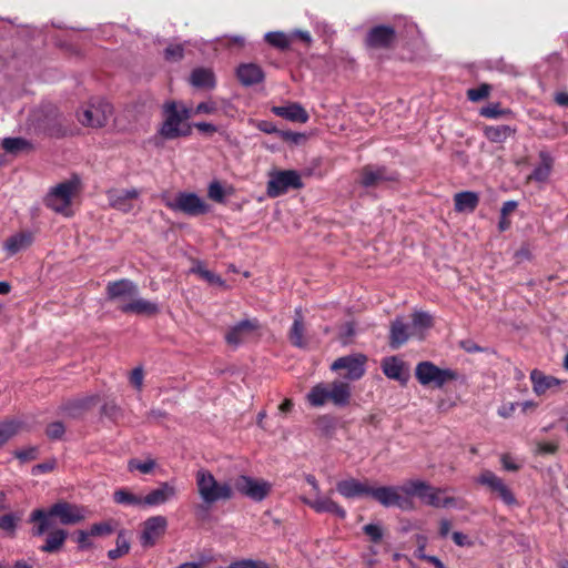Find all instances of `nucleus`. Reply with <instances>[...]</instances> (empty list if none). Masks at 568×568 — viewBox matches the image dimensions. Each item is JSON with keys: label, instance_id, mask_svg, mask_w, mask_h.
I'll list each match as a JSON object with an SVG mask.
<instances>
[{"label": "nucleus", "instance_id": "obj_20", "mask_svg": "<svg viewBox=\"0 0 568 568\" xmlns=\"http://www.w3.org/2000/svg\"><path fill=\"white\" fill-rule=\"evenodd\" d=\"M371 485L367 481H361L355 478L339 480L336 484V490L345 498H361L369 496Z\"/></svg>", "mask_w": 568, "mask_h": 568}, {"label": "nucleus", "instance_id": "obj_22", "mask_svg": "<svg viewBox=\"0 0 568 568\" xmlns=\"http://www.w3.org/2000/svg\"><path fill=\"white\" fill-rule=\"evenodd\" d=\"M395 40V30L389 26L372 28L366 37V44L372 48H387Z\"/></svg>", "mask_w": 568, "mask_h": 568}, {"label": "nucleus", "instance_id": "obj_8", "mask_svg": "<svg viewBox=\"0 0 568 568\" xmlns=\"http://www.w3.org/2000/svg\"><path fill=\"white\" fill-rule=\"evenodd\" d=\"M369 497L377 500L384 507H398L402 510H412L414 503L410 498L402 491V485L398 487L394 486H382L372 487L369 489Z\"/></svg>", "mask_w": 568, "mask_h": 568}, {"label": "nucleus", "instance_id": "obj_25", "mask_svg": "<svg viewBox=\"0 0 568 568\" xmlns=\"http://www.w3.org/2000/svg\"><path fill=\"white\" fill-rule=\"evenodd\" d=\"M33 242L31 232H20L10 236L3 243V250L8 257H11L24 250H27Z\"/></svg>", "mask_w": 568, "mask_h": 568}, {"label": "nucleus", "instance_id": "obj_41", "mask_svg": "<svg viewBox=\"0 0 568 568\" xmlns=\"http://www.w3.org/2000/svg\"><path fill=\"white\" fill-rule=\"evenodd\" d=\"M20 520L21 515L17 513H7L4 515H1L0 530H2L8 537H14Z\"/></svg>", "mask_w": 568, "mask_h": 568}, {"label": "nucleus", "instance_id": "obj_23", "mask_svg": "<svg viewBox=\"0 0 568 568\" xmlns=\"http://www.w3.org/2000/svg\"><path fill=\"white\" fill-rule=\"evenodd\" d=\"M275 115L291 122L306 123L310 119L308 113L300 103H288L286 105H276L271 110Z\"/></svg>", "mask_w": 568, "mask_h": 568}, {"label": "nucleus", "instance_id": "obj_1", "mask_svg": "<svg viewBox=\"0 0 568 568\" xmlns=\"http://www.w3.org/2000/svg\"><path fill=\"white\" fill-rule=\"evenodd\" d=\"M351 396L352 389L347 382L334 381L313 386L306 399L313 407H322L327 403H332L336 407H345L349 404Z\"/></svg>", "mask_w": 568, "mask_h": 568}, {"label": "nucleus", "instance_id": "obj_34", "mask_svg": "<svg viewBox=\"0 0 568 568\" xmlns=\"http://www.w3.org/2000/svg\"><path fill=\"white\" fill-rule=\"evenodd\" d=\"M457 212H473L478 205L479 197L475 192H459L454 197Z\"/></svg>", "mask_w": 568, "mask_h": 568}, {"label": "nucleus", "instance_id": "obj_57", "mask_svg": "<svg viewBox=\"0 0 568 568\" xmlns=\"http://www.w3.org/2000/svg\"><path fill=\"white\" fill-rule=\"evenodd\" d=\"M558 445L552 442H541L536 445L535 453L537 455H552L557 452Z\"/></svg>", "mask_w": 568, "mask_h": 568}, {"label": "nucleus", "instance_id": "obj_53", "mask_svg": "<svg viewBox=\"0 0 568 568\" xmlns=\"http://www.w3.org/2000/svg\"><path fill=\"white\" fill-rule=\"evenodd\" d=\"M509 113L508 110H501L498 103L489 104L480 110V115L489 119H496Z\"/></svg>", "mask_w": 568, "mask_h": 568}, {"label": "nucleus", "instance_id": "obj_18", "mask_svg": "<svg viewBox=\"0 0 568 568\" xmlns=\"http://www.w3.org/2000/svg\"><path fill=\"white\" fill-rule=\"evenodd\" d=\"M258 328L256 320H243L231 326L225 334V341L229 345L239 346L248 338Z\"/></svg>", "mask_w": 568, "mask_h": 568}, {"label": "nucleus", "instance_id": "obj_7", "mask_svg": "<svg viewBox=\"0 0 568 568\" xmlns=\"http://www.w3.org/2000/svg\"><path fill=\"white\" fill-rule=\"evenodd\" d=\"M415 376L422 385H434L438 388L443 387L448 381H454L457 377L454 371L442 369L427 361L417 364Z\"/></svg>", "mask_w": 568, "mask_h": 568}, {"label": "nucleus", "instance_id": "obj_42", "mask_svg": "<svg viewBox=\"0 0 568 568\" xmlns=\"http://www.w3.org/2000/svg\"><path fill=\"white\" fill-rule=\"evenodd\" d=\"M264 40L272 47L285 50L291 44V37L282 31H270L264 34Z\"/></svg>", "mask_w": 568, "mask_h": 568}, {"label": "nucleus", "instance_id": "obj_59", "mask_svg": "<svg viewBox=\"0 0 568 568\" xmlns=\"http://www.w3.org/2000/svg\"><path fill=\"white\" fill-rule=\"evenodd\" d=\"M90 537L92 536L89 530H79L77 532V542L79 545V549L84 550L93 546Z\"/></svg>", "mask_w": 568, "mask_h": 568}, {"label": "nucleus", "instance_id": "obj_61", "mask_svg": "<svg viewBox=\"0 0 568 568\" xmlns=\"http://www.w3.org/2000/svg\"><path fill=\"white\" fill-rule=\"evenodd\" d=\"M454 542L459 547H471L474 541L464 532L455 531L452 535Z\"/></svg>", "mask_w": 568, "mask_h": 568}, {"label": "nucleus", "instance_id": "obj_40", "mask_svg": "<svg viewBox=\"0 0 568 568\" xmlns=\"http://www.w3.org/2000/svg\"><path fill=\"white\" fill-rule=\"evenodd\" d=\"M50 518L49 511L43 509H36L30 514L29 520L31 523H38L32 531L34 536H42L48 530L50 527Z\"/></svg>", "mask_w": 568, "mask_h": 568}, {"label": "nucleus", "instance_id": "obj_31", "mask_svg": "<svg viewBox=\"0 0 568 568\" xmlns=\"http://www.w3.org/2000/svg\"><path fill=\"white\" fill-rule=\"evenodd\" d=\"M190 83L200 89H213L215 87V77L212 70L197 68L192 71Z\"/></svg>", "mask_w": 568, "mask_h": 568}, {"label": "nucleus", "instance_id": "obj_63", "mask_svg": "<svg viewBox=\"0 0 568 568\" xmlns=\"http://www.w3.org/2000/svg\"><path fill=\"white\" fill-rule=\"evenodd\" d=\"M216 111V104L213 101L201 102L194 110L195 114H212Z\"/></svg>", "mask_w": 568, "mask_h": 568}, {"label": "nucleus", "instance_id": "obj_54", "mask_svg": "<svg viewBox=\"0 0 568 568\" xmlns=\"http://www.w3.org/2000/svg\"><path fill=\"white\" fill-rule=\"evenodd\" d=\"M92 537L94 536H108L113 532V527L109 521L97 523L89 529Z\"/></svg>", "mask_w": 568, "mask_h": 568}, {"label": "nucleus", "instance_id": "obj_62", "mask_svg": "<svg viewBox=\"0 0 568 568\" xmlns=\"http://www.w3.org/2000/svg\"><path fill=\"white\" fill-rule=\"evenodd\" d=\"M16 457L20 459L21 462H28L36 459L37 457V448L36 447H28L24 449L17 450L14 453Z\"/></svg>", "mask_w": 568, "mask_h": 568}, {"label": "nucleus", "instance_id": "obj_16", "mask_svg": "<svg viewBox=\"0 0 568 568\" xmlns=\"http://www.w3.org/2000/svg\"><path fill=\"white\" fill-rule=\"evenodd\" d=\"M138 293L139 290L136 284L126 278L110 282L106 286L109 300L119 301L123 304L131 302L136 297Z\"/></svg>", "mask_w": 568, "mask_h": 568}, {"label": "nucleus", "instance_id": "obj_45", "mask_svg": "<svg viewBox=\"0 0 568 568\" xmlns=\"http://www.w3.org/2000/svg\"><path fill=\"white\" fill-rule=\"evenodd\" d=\"M229 568H271L265 560L243 558L232 561Z\"/></svg>", "mask_w": 568, "mask_h": 568}, {"label": "nucleus", "instance_id": "obj_44", "mask_svg": "<svg viewBox=\"0 0 568 568\" xmlns=\"http://www.w3.org/2000/svg\"><path fill=\"white\" fill-rule=\"evenodd\" d=\"M363 531L374 544L381 542L384 537V527L381 523L367 524L363 527Z\"/></svg>", "mask_w": 568, "mask_h": 568}, {"label": "nucleus", "instance_id": "obj_47", "mask_svg": "<svg viewBox=\"0 0 568 568\" xmlns=\"http://www.w3.org/2000/svg\"><path fill=\"white\" fill-rule=\"evenodd\" d=\"M28 142L22 138H6L2 140V148L9 153H16L23 150Z\"/></svg>", "mask_w": 568, "mask_h": 568}, {"label": "nucleus", "instance_id": "obj_12", "mask_svg": "<svg viewBox=\"0 0 568 568\" xmlns=\"http://www.w3.org/2000/svg\"><path fill=\"white\" fill-rule=\"evenodd\" d=\"M164 112L166 119L160 129V134L164 139L171 140L190 133V125L183 122V118L176 110V104L174 102L165 103Z\"/></svg>", "mask_w": 568, "mask_h": 568}, {"label": "nucleus", "instance_id": "obj_52", "mask_svg": "<svg viewBox=\"0 0 568 568\" xmlns=\"http://www.w3.org/2000/svg\"><path fill=\"white\" fill-rule=\"evenodd\" d=\"M64 432L65 427L61 422H53L49 424L45 429L47 436L52 440L61 439L64 435Z\"/></svg>", "mask_w": 568, "mask_h": 568}, {"label": "nucleus", "instance_id": "obj_37", "mask_svg": "<svg viewBox=\"0 0 568 568\" xmlns=\"http://www.w3.org/2000/svg\"><path fill=\"white\" fill-rule=\"evenodd\" d=\"M67 537L68 532L64 529H57L50 532L45 538L44 545H42L40 548L41 551L51 554L60 550Z\"/></svg>", "mask_w": 568, "mask_h": 568}, {"label": "nucleus", "instance_id": "obj_26", "mask_svg": "<svg viewBox=\"0 0 568 568\" xmlns=\"http://www.w3.org/2000/svg\"><path fill=\"white\" fill-rule=\"evenodd\" d=\"M236 74L240 82L245 87L260 83L264 78L262 69L254 63L241 64L237 68Z\"/></svg>", "mask_w": 568, "mask_h": 568}, {"label": "nucleus", "instance_id": "obj_56", "mask_svg": "<svg viewBox=\"0 0 568 568\" xmlns=\"http://www.w3.org/2000/svg\"><path fill=\"white\" fill-rule=\"evenodd\" d=\"M417 548L415 550V556L418 559L426 560L430 555H426L425 549L427 545V537L424 535H416L415 536Z\"/></svg>", "mask_w": 568, "mask_h": 568}, {"label": "nucleus", "instance_id": "obj_32", "mask_svg": "<svg viewBox=\"0 0 568 568\" xmlns=\"http://www.w3.org/2000/svg\"><path fill=\"white\" fill-rule=\"evenodd\" d=\"M383 373L390 379L404 382L406 375L404 372V363L397 357H387L382 363Z\"/></svg>", "mask_w": 568, "mask_h": 568}, {"label": "nucleus", "instance_id": "obj_51", "mask_svg": "<svg viewBox=\"0 0 568 568\" xmlns=\"http://www.w3.org/2000/svg\"><path fill=\"white\" fill-rule=\"evenodd\" d=\"M207 195L211 200L222 203L224 202L225 192L220 182L214 181L210 183L207 189Z\"/></svg>", "mask_w": 568, "mask_h": 568}, {"label": "nucleus", "instance_id": "obj_43", "mask_svg": "<svg viewBox=\"0 0 568 568\" xmlns=\"http://www.w3.org/2000/svg\"><path fill=\"white\" fill-rule=\"evenodd\" d=\"M155 468V460L152 458H148L145 460L140 459H130L128 463V469L130 471L138 470L141 474H150Z\"/></svg>", "mask_w": 568, "mask_h": 568}, {"label": "nucleus", "instance_id": "obj_3", "mask_svg": "<svg viewBox=\"0 0 568 568\" xmlns=\"http://www.w3.org/2000/svg\"><path fill=\"white\" fill-rule=\"evenodd\" d=\"M402 491L406 497H418L425 505L435 508H448L455 506V498L444 496L446 489L430 486L422 479H410L402 485Z\"/></svg>", "mask_w": 568, "mask_h": 568}, {"label": "nucleus", "instance_id": "obj_38", "mask_svg": "<svg viewBox=\"0 0 568 568\" xmlns=\"http://www.w3.org/2000/svg\"><path fill=\"white\" fill-rule=\"evenodd\" d=\"M23 423L19 419H7L0 423V447L21 432Z\"/></svg>", "mask_w": 568, "mask_h": 568}, {"label": "nucleus", "instance_id": "obj_60", "mask_svg": "<svg viewBox=\"0 0 568 568\" xmlns=\"http://www.w3.org/2000/svg\"><path fill=\"white\" fill-rule=\"evenodd\" d=\"M143 378L144 374L142 367H135L130 375V382L138 390L142 388Z\"/></svg>", "mask_w": 568, "mask_h": 568}, {"label": "nucleus", "instance_id": "obj_4", "mask_svg": "<svg viewBox=\"0 0 568 568\" xmlns=\"http://www.w3.org/2000/svg\"><path fill=\"white\" fill-rule=\"evenodd\" d=\"M112 115V105L102 98H92L77 112L78 121L89 128H102Z\"/></svg>", "mask_w": 568, "mask_h": 568}, {"label": "nucleus", "instance_id": "obj_48", "mask_svg": "<svg viewBox=\"0 0 568 568\" xmlns=\"http://www.w3.org/2000/svg\"><path fill=\"white\" fill-rule=\"evenodd\" d=\"M503 479L495 475L490 470H485L480 474V476L477 478V481L480 485L487 486L490 490H495V488L500 484Z\"/></svg>", "mask_w": 568, "mask_h": 568}, {"label": "nucleus", "instance_id": "obj_10", "mask_svg": "<svg viewBox=\"0 0 568 568\" xmlns=\"http://www.w3.org/2000/svg\"><path fill=\"white\" fill-rule=\"evenodd\" d=\"M366 361L367 357L363 354L342 356L332 363L331 369L333 372L345 371L344 374H341L345 379L344 382H355L364 376Z\"/></svg>", "mask_w": 568, "mask_h": 568}, {"label": "nucleus", "instance_id": "obj_55", "mask_svg": "<svg viewBox=\"0 0 568 568\" xmlns=\"http://www.w3.org/2000/svg\"><path fill=\"white\" fill-rule=\"evenodd\" d=\"M164 55L169 61H178L183 57V47L180 44H171L165 49Z\"/></svg>", "mask_w": 568, "mask_h": 568}, {"label": "nucleus", "instance_id": "obj_35", "mask_svg": "<svg viewBox=\"0 0 568 568\" xmlns=\"http://www.w3.org/2000/svg\"><path fill=\"white\" fill-rule=\"evenodd\" d=\"M516 130L509 125H490L484 130L485 136L494 143H503L510 135L515 134Z\"/></svg>", "mask_w": 568, "mask_h": 568}, {"label": "nucleus", "instance_id": "obj_58", "mask_svg": "<svg viewBox=\"0 0 568 568\" xmlns=\"http://www.w3.org/2000/svg\"><path fill=\"white\" fill-rule=\"evenodd\" d=\"M278 136L283 140L288 141L293 144H300L305 141L306 135L304 133L292 132V131H281L278 132Z\"/></svg>", "mask_w": 568, "mask_h": 568}, {"label": "nucleus", "instance_id": "obj_14", "mask_svg": "<svg viewBox=\"0 0 568 568\" xmlns=\"http://www.w3.org/2000/svg\"><path fill=\"white\" fill-rule=\"evenodd\" d=\"M168 528V519L162 515L148 518L143 525L139 536L140 544L143 548L153 547L158 539L162 537Z\"/></svg>", "mask_w": 568, "mask_h": 568}, {"label": "nucleus", "instance_id": "obj_29", "mask_svg": "<svg viewBox=\"0 0 568 568\" xmlns=\"http://www.w3.org/2000/svg\"><path fill=\"white\" fill-rule=\"evenodd\" d=\"M539 160L540 163L534 169V171L529 175V179L539 183H544L550 176L554 159L549 152L540 151Z\"/></svg>", "mask_w": 568, "mask_h": 568}, {"label": "nucleus", "instance_id": "obj_64", "mask_svg": "<svg viewBox=\"0 0 568 568\" xmlns=\"http://www.w3.org/2000/svg\"><path fill=\"white\" fill-rule=\"evenodd\" d=\"M500 462L504 469L506 470L516 471L520 468V464L516 463L515 459L508 454H504L500 457Z\"/></svg>", "mask_w": 568, "mask_h": 568}, {"label": "nucleus", "instance_id": "obj_39", "mask_svg": "<svg viewBox=\"0 0 568 568\" xmlns=\"http://www.w3.org/2000/svg\"><path fill=\"white\" fill-rule=\"evenodd\" d=\"M113 500L115 504L132 507L144 506L143 497H140L129 489L121 488L113 493Z\"/></svg>", "mask_w": 568, "mask_h": 568}, {"label": "nucleus", "instance_id": "obj_30", "mask_svg": "<svg viewBox=\"0 0 568 568\" xmlns=\"http://www.w3.org/2000/svg\"><path fill=\"white\" fill-rule=\"evenodd\" d=\"M130 531L125 529H121L118 531L115 539V548L110 549L108 551V558L111 560H116L130 552L131 541H130Z\"/></svg>", "mask_w": 568, "mask_h": 568}, {"label": "nucleus", "instance_id": "obj_19", "mask_svg": "<svg viewBox=\"0 0 568 568\" xmlns=\"http://www.w3.org/2000/svg\"><path fill=\"white\" fill-rule=\"evenodd\" d=\"M178 495L175 486L170 481H164L155 489H152L145 497H143L145 507H155L174 499Z\"/></svg>", "mask_w": 568, "mask_h": 568}, {"label": "nucleus", "instance_id": "obj_5", "mask_svg": "<svg viewBox=\"0 0 568 568\" xmlns=\"http://www.w3.org/2000/svg\"><path fill=\"white\" fill-rule=\"evenodd\" d=\"M79 183L70 180L52 187L45 196V205L55 213L64 216L73 214L71 209L72 199L78 191Z\"/></svg>", "mask_w": 568, "mask_h": 568}, {"label": "nucleus", "instance_id": "obj_28", "mask_svg": "<svg viewBox=\"0 0 568 568\" xmlns=\"http://www.w3.org/2000/svg\"><path fill=\"white\" fill-rule=\"evenodd\" d=\"M409 337H413L410 324H406L400 318H396L390 326V346L397 348L406 343Z\"/></svg>", "mask_w": 568, "mask_h": 568}, {"label": "nucleus", "instance_id": "obj_36", "mask_svg": "<svg viewBox=\"0 0 568 568\" xmlns=\"http://www.w3.org/2000/svg\"><path fill=\"white\" fill-rule=\"evenodd\" d=\"M304 331H305V327H304V323H303L302 310L296 308L295 310V318H294L293 325L290 331V339L293 345H295L297 347L305 346Z\"/></svg>", "mask_w": 568, "mask_h": 568}, {"label": "nucleus", "instance_id": "obj_49", "mask_svg": "<svg viewBox=\"0 0 568 568\" xmlns=\"http://www.w3.org/2000/svg\"><path fill=\"white\" fill-rule=\"evenodd\" d=\"M494 493H497L500 499L508 506H514L517 504L516 497L509 487L504 483V480H501L500 484L495 488Z\"/></svg>", "mask_w": 568, "mask_h": 568}, {"label": "nucleus", "instance_id": "obj_24", "mask_svg": "<svg viewBox=\"0 0 568 568\" xmlns=\"http://www.w3.org/2000/svg\"><path fill=\"white\" fill-rule=\"evenodd\" d=\"M120 308L124 313L136 315H154L160 311L158 303L139 297V294L131 302L122 304Z\"/></svg>", "mask_w": 568, "mask_h": 568}, {"label": "nucleus", "instance_id": "obj_6", "mask_svg": "<svg viewBox=\"0 0 568 568\" xmlns=\"http://www.w3.org/2000/svg\"><path fill=\"white\" fill-rule=\"evenodd\" d=\"M234 493L260 503L264 500L272 490V484L262 478H254L247 475H240L232 481Z\"/></svg>", "mask_w": 568, "mask_h": 568}, {"label": "nucleus", "instance_id": "obj_46", "mask_svg": "<svg viewBox=\"0 0 568 568\" xmlns=\"http://www.w3.org/2000/svg\"><path fill=\"white\" fill-rule=\"evenodd\" d=\"M194 273L199 274L203 280L212 285L224 286L225 282L221 278V276L211 272L210 270L204 268L201 265H197L192 270Z\"/></svg>", "mask_w": 568, "mask_h": 568}, {"label": "nucleus", "instance_id": "obj_17", "mask_svg": "<svg viewBox=\"0 0 568 568\" xmlns=\"http://www.w3.org/2000/svg\"><path fill=\"white\" fill-rule=\"evenodd\" d=\"M106 195L112 207L128 213L134 209L139 192L135 189L110 190Z\"/></svg>", "mask_w": 568, "mask_h": 568}, {"label": "nucleus", "instance_id": "obj_11", "mask_svg": "<svg viewBox=\"0 0 568 568\" xmlns=\"http://www.w3.org/2000/svg\"><path fill=\"white\" fill-rule=\"evenodd\" d=\"M303 186L301 175L297 171L285 170L271 174L267 182V194L271 197L280 196L290 189H301Z\"/></svg>", "mask_w": 568, "mask_h": 568}, {"label": "nucleus", "instance_id": "obj_33", "mask_svg": "<svg viewBox=\"0 0 568 568\" xmlns=\"http://www.w3.org/2000/svg\"><path fill=\"white\" fill-rule=\"evenodd\" d=\"M433 325V318L428 313L415 312L412 321V336L423 339L427 329Z\"/></svg>", "mask_w": 568, "mask_h": 568}, {"label": "nucleus", "instance_id": "obj_15", "mask_svg": "<svg viewBox=\"0 0 568 568\" xmlns=\"http://www.w3.org/2000/svg\"><path fill=\"white\" fill-rule=\"evenodd\" d=\"M529 378L531 382L532 392L537 396L556 394L560 390L561 386L566 384V381L559 379L551 375H547L537 368L530 372Z\"/></svg>", "mask_w": 568, "mask_h": 568}, {"label": "nucleus", "instance_id": "obj_21", "mask_svg": "<svg viewBox=\"0 0 568 568\" xmlns=\"http://www.w3.org/2000/svg\"><path fill=\"white\" fill-rule=\"evenodd\" d=\"M303 501L317 513H329L342 519L346 517V510L335 503L331 495L323 496L320 493L314 499L304 498Z\"/></svg>", "mask_w": 568, "mask_h": 568}, {"label": "nucleus", "instance_id": "obj_50", "mask_svg": "<svg viewBox=\"0 0 568 568\" xmlns=\"http://www.w3.org/2000/svg\"><path fill=\"white\" fill-rule=\"evenodd\" d=\"M490 85L489 84H480L478 88H473L467 91V97L473 102H478L489 95Z\"/></svg>", "mask_w": 568, "mask_h": 568}, {"label": "nucleus", "instance_id": "obj_2", "mask_svg": "<svg viewBox=\"0 0 568 568\" xmlns=\"http://www.w3.org/2000/svg\"><path fill=\"white\" fill-rule=\"evenodd\" d=\"M196 489L201 500L206 505H213L221 500H230L234 496L232 485L227 481H217L207 469L201 468L195 474Z\"/></svg>", "mask_w": 568, "mask_h": 568}, {"label": "nucleus", "instance_id": "obj_13", "mask_svg": "<svg viewBox=\"0 0 568 568\" xmlns=\"http://www.w3.org/2000/svg\"><path fill=\"white\" fill-rule=\"evenodd\" d=\"M48 511L51 517L58 518L59 523L62 525H75L87 518L84 507L67 501L53 504Z\"/></svg>", "mask_w": 568, "mask_h": 568}, {"label": "nucleus", "instance_id": "obj_9", "mask_svg": "<svg viewBox=\"0 0 568 568\" xmlns=\"http://www.w3.org/2000/svg\"><path fill=\"white\" fill-rule=\"evenodd\" d=\"M165 205L174 212H182L191 216L205 214L210 210L203 199L191 192L178 193L173 200L165 201Z\"/></svg>", "mask_w": 568, "mask_h": 568}, {"label": "nucleus", "instance_id": "obj_27", "mask_svg": "<svg viewBox=\"0 0 568 568\" xmlns=\"http://www.w3.org/2000/svg\"><path fill=\"white\" fill-rule=\"evenodd\" d=\"M390 179L385 168L368 165L362 170L359 182L363 186L371 187Z\"/></svg>", "mask_w": 568, "mask_h": 568}]
</instances>
